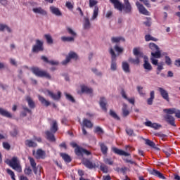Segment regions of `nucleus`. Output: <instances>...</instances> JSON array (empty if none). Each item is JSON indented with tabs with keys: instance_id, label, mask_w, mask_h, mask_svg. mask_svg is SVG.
Instances as JSON below:
<instances>
[{
	"instance_id": "33",
	"label": "nucleus",
	"mask_w": 180,
	"mask_h": 180,
	"mask_svg": "<svg viewBox=\"0 0 180 180\" xmlns=\"http://www.w3.org/2000/svg\"><path fill=\"white\" fill-rule=\"evenodd\" d=\"M112 43H120V41H125L124 37H112L111 38Z\"/></svg>"
},
{
	"instance_id": "30",
	"label": "nucleus",
	"mask_w": 180,
	"mask_h": 180,
	"mask_svg": "<svg viewBox=\"0 0 180 180\" xmlns=\"http://www.w3.org/2000/svg\"><path fill=\"white\" fill-rule=\"evenodd\" d=\"M83 124L84 126H85V127H87L88 129H92V127H94V124H92L91 120H89L86 118L83 120Z\"/></svg>"
},
{
	"instance_id": "40",
	"label": "nucleus",
	"mask_w": 180,
	"mask_h": 180,
	"mask_svg": "<svg viewBox=\"0 0 180 180\" xmlns=\"http://www.w3.org/2000/svg\"><path fill=\"white\" fill-rule=\"evenodd\" d=\"M58 130V125L57 124V121L53 120V124L51 127V131L53 133H56Z\"/></svg>"
},
{
	"instance_id": "44",
	"label": "nucleus",
	"mask_w": 180,
	"mask_h": 180,
	"mask_svg": "<svg viewBox=\"0 0 180 180\" xmlns=\"http://www.w3.org/2000/svg\"><path fill=\"white\" fill-rule=\"evenodd\" d=\"M5 29L7 30V32H8V33H11V28H9L8 25L0 24V32H4Z\"/></svg>"
},
{
	"instance_id": "43",
	"label": "nucleus",
	"mask_w": 180,
	"mask_h": 180,
	"mask_svg": "<svg viewBox=\"0 0 180 180\" xmlns=\"http://www.w3.org/2000/svg\"><path fill=\"white\" fill-rule=\"evenodd\" d=\"M94 91L92 89H89L88 86H82V92H86V94H92Z\"/></svg>"
},
{
	"instance_id": "58",
	"label": "nucleus",
	"mask_w": 180,
	"mask_h": 180,
	"mask_svg": "<svg viewBox=\"0 0 180 180\" xmlns=\"http://www.w3.org/2000/svg\"><path fill=\"white\" fill-rule=\"evenodd\" d=\"M117 172H121L122 174H125L126 171H127V167H122V168H117Z\"/></svg>"
},
{
	"instance_id": "46",
	"label": "nucleus",
	"mask_w": 180,
	"mask_h": 180,
	"mask_svg": "<svg viewBox=\"0 0 180 180\" xmlns=\"http://www.w3.org/2000/svg\"><path fill=\"white\" fill-rule=\"evenodd\" d=\"M67 30H68V33L72 35V37H74V39L77 37V32H75L73 30H72L71 27H67Z\"/></svg>"
},
{
	"instance_id": "12",
	"label": "nucleus",
	"mask_w": 180,
	"mask_h": 180,
	"mask_svg": "<svg viewBox=\"0 0 180 180\" xmlns=\"http://www.w3.org/2000/svg\"><path fill=\"white\" fill-rule=\"evenodd\" d=\"M82 164L84 165V167H86V168H89V169L96 168V164L91 162V160L88 159H83Z\"/></svg>"
},
{
	"instance_id": "16",
	"label": "nucleus",
	"mask_w": 180,
	"mask_h": 180,
	"mask_svg": "<svg viewBox=\"0 0 180 180\" xmlns=\"http://www.w3.org/2000/svg\"><path fill=\"white\" fill-rule=\"evenodd\" d=\"M32 12H34V13H38V15H42V16H46L47 15V11L41 7L34 8Z\"/></svg>"
},
{
	"instance_id": "9",
	"label": "nucleus",
	"mask_w": 180,
	"mask_h": 180,
	"mask_svg": "<svg viewBox=\"0 0 180 180\" xmlns=\"http://www.w3.org/2000/svg\"><path fill=\"white\" fill-rule=\"evenodd\" d=\"M32 154L37 160H44L46 158V152L41 149H38L37 152L33 150Z\"/></svg>"
},
{
	"instance_id": "57",
	"label": "nucleus",
	"mask_w": 180,
	"mask_h": 180,
	"mask_svg": "<svg viewBox=\"0 0 180 180\" xmlns=\"http://www.w3.org/2000/svg\"><path fill=\"white\" fill-rule=\"evenodd\" d=\"M137 91L139 94V95H141V96H144L146 95V94L144 92H143V87L141 86H137Z\"/></svg>"
},
{
	"instance_id": "50",
	"label": "nucleus",
	"mask_w": 180,
	"mask_h": 180,
	"mask_svg": "<svg viewBox=\"0 0 180 180\" xmlns=\"http://www.w3.org/2000/svg\"><path fill=\"white\" fill-rule=\"evenodd\" d=\"M110 115L113 117V119H115L116 120H120V117L117 116V114L112 110H110Z\"/></svg>"
},
{
	"instance_id": "53",
	"label": "nucleus",
	"mask_w": 180,
	"mask_h": 180,
	"mask_svg": "<svg viewBox=\"0 0 180 180\" xmlns=\"http://www.w3.org/2000/svg\"><path fill=\"white\" fill-rule=\"evenodd\" d=\"M114 50H115V51H117V53H123V48L119 46V45L116 44L114 46Z\"/></svg>"
},
{
	"instance_id": "13",
	"label": "nucleus",
	"mask_w": 180,
	"mask_h": 180,
	"mask_svg": "<svg viewBox=\"0 0 180 180\" xmlns=\"http://www.w3.org/2000/svg\"><path fill=\"white\" fill-rule=\"evenodd\" d=\"M164 119L169 124H171V126H174V127L176 126L175 124V118L172 115H165Z\"/></svg>"
},
{
	"instance_id": "24",
	"label": "nucleus",
	"mask_w": 180,
	"mask_h": 180,
	"mask_svg": "<svg viewBox=\"0 0 180 180\" xmlns=\"http://www.w3.org/2000/svg\"><path fill=\"white\" fill-rule=\"evenodd\" d=\"M150 174L151 175H155V176H158L160 179H165V176H164V174H162L158 170L153 169L152 171H150Z\"/></svg>"
},
{
	"instance_id": "56",
	"label": "nucleus",
	"mask_w": 180,
	"mask_h": 180,
	"mask_svg": "<svg viewBox=\"0 0 180 180\" xmlns=\"http://www.w3.org/2000/svg\"><path fill=\"white\" fill-rule=\"evenodd\" d=\"M95 133H97L99 135L103 134V129H102V128H101L100 127H96L95 128Z\"/></svg>"
},
{
	"instance_id": "38",
	"label": "nucleus",
	"mask_w": 180,
	"mask_h": 180,
	"mask_svg": "<svg viewBox=\"0 0 180 180\" xmlns=\"http://www.w3.org/2000/svg\"><path fill=\"white\" fill-rule=\"evenodd\" d=\"M176 109V108H166L163 110V112L166 113V115H175Z\"/></svg>"
},
{
	"instance_id": "59",
	"label": "nucleus",
	"mask_w": 180,
	"mask_h": 180,
	"mask_svg": "<svg viewBox=\"0 0 180 180\" xmlns=\"http://www.w3.org/2000/svg\"><path fill=\"white\" fill-rule=\"evenodd\" d=\"M105 164H108V165H113V160L110 158L104 159Z\"/></svg>"
},
{
	"instance_id": "48",
	"label": "nucleus",
	"mask_w": 180,
	"mask_h": 180,
	"mask_svg": "<svg viewBox=\"0 0 180 180\" xmlns=\"http://www.w3.org/2000/svg\"><path fill=\"white\" fill-rule=\"evenodd\" d=\"M149 47L152 51H157V50H160V48L154 43H150L149 44Z\"/></svg>"
},
{
	"instance_id": "62",
	"label": "nucleus",
	"mask_w": 180,
	"mask_h": 180,
	"mask_svg": "<svg viewBox=\"0 0 180 180\" xmlns=\"http://www.w3.org/2000/svg\"><path fill=\"white\" fill-rule=\"evenodd\" d=\"M10 133L13 137H16L18 136V129H13Z\"/></svg>"
},
{
	"instance_id": "23",
	"label": "nucleus",
	"mask_w": 180,
	"mask_h": 180,
	"mask_svg": "<svg viewBox=\"0 0 180 180\" xmlns=\"http://www.w3.org/2000/svg\"><path fill=\"white\" fill-rule=\"evenodd\" d=\"M25 100L28 103V106L30 108H31V109H34L36 105H35L34 101H33V99L32 98V97H30V96H27L25 97Z\"/></svg>"
},
{
	"instance_id": "45",
	"label": "nucleus",
	"mask_w": 180,
	"mask_h": 180,
	"mask_svg": "<svg viewBox=\"0 0 180 180\" xmlns=\"http://www.w3.org/2000/svg\"><path fill=\"white\" fill-rule=\"evenodd\" d=\"M44 37L48 43V44H53V37L49 34H46L44 35Z\"/></svg>"
},
{
	"instance_id": "39",
	"label": "nucleus",
	"mask_w": 180,
	"mask_h": 180,
	"mask_svg": "<svg viewBox=\"0 0 180 180\" xmlns=\"http://www.w3.org/2000/svg\"><path fill=\"white\" fill-rule=\"evenodd\" d=\"M162 151L165 153L167 157H169V155L172 154V150L168 146H165L162 149Z\"/></svg>"
},
{
	"instance_id": "36",
	"label": "nucleus",
	"mask_w": 180,
	"mask_h": 180,
	"mask_svg": "<svg viewBox=\"0 0 180 180\" xmlns=\"http://www.w3.org/2000/svg\"><path fill=\"white\" fill-rule=\"evenodd\" d=\"M99 146L103 154L106 155L108 154V146H106V145H105L103 143H99Z\"/></svg>"
},
{
	"instance_id": "15",
	"label": "nucleus",
	"mask_w": 180,
	"mask_h": 180,
	"mask_svg": "<svg viewBox=\"0 0 180 180\" xmlns=\"http://www.w3.org/2000/svg\"><path fill=\"white\" fill-rule=\"evenodd\" d=\"M136 5L140 13H142V15H148V11L146 9V8L144 7V6H143V4H140V2L139 1H136Z\"/></svg>"
},
{
	"instance_id": "14",
	"label": "nucleus",
	"mask_w": 180,
	"mask_h": 180,
	"mask_svg": "<svg viewBox=\"0 0 180 180\" xmlns=\"http://www.w3.org/2000/svg\"><path fill=\"white\" fill-rule=\"evenodd\" d=\"M46 92L53 101H60L61 98V92L58 91L57 94L53 93V91H50V90H47Z\"/></svg>"
},
{
	"instance_id": "7",
	"label": "nucleus",
	"mask_w": 180,
	"mask_h": 180,
	"mask_svg": "<svg viewBox=\"0 0 180 180\" xmlns=\"http://www.w3.org/2000/svg\"><path fill=\"white\" fill-rule=\"evenodd\" d=\"M44 50L43 41H40V39H37L36 44L32 47V53H39V51H43Z\"/></svg>"
},
{
	"instance_id": "51",
	"label": "nucleus",
	"mask_w": 180,
	"mask_h": 180,
	"mask_svg": "<svg viewBox=\"0 0 180 180\" xmlns=\"http://www.w3.org/2000/svg\"><path fill=\"white\" fill-rule=\"evenodd\" d=\"M6 172L7 174H8V175L11 176V179L13 180H16V179H15V173L13 172V171H12L11 169H7Z\"/></svg>"
},
{
	"instance_id": "3",
	"label": "nucleus",
	"mask_w": 180,
	"mask_h": 180,
	"mask_svg": "<svg viewBox=\"0 0 180 180\" xmlns=\"http://www.w3.org/2000/svg\"><path fill=\"white\" fill-rule=\"evenodd\" d=\"M31 71H32L33 74L36 75L37 77H41L47 78V79H51V76L50 74L47 73L46 71L41 70L39 69V68H32L31 69Z\"/></svg>"
},
{
	"instance_id": "32",
	"label": "nucleus",
	"mask_w": 180,
	"mask_h": 180,
	"mask_svg": "<svg viewBox=\"0 0 180 180\" xmlns=\"http://www.w3.org/2000/svg\"><path fill=\"white\" fill-rule=\"evenodd\" d=\"M150 98L147 100L148 105H153V102H154V99L155 98V94L154 91H150Z\"/></svg>"
},
{
	"instance_id": "11",
	"label": "nucleus",
	"mask_w": 180,
	"mask_h": 180,
	"mask_svg": "<svg viewBox=\"0 0 180 180\" xmlns=\"http://www.w3.org/2000/svg\"><path fill=\"white\" fill-rule=\"evenodd\" d=\"M143 60V68L146 70V72H150V71H153V65H151L150 62H148V58L147 56H144Z\"/></svg>"
},
{
	"instance_id": "25",
	"label": "nucleus",
	"mask_w": 180,
	"mask_h": 180,
	"mask_svg": "<svg viewBox=\"0 0 180 180\" xmlns=\"http://www.w3.org/2000/svg\"><path fill=\"white\" fill-rule=\"evenodd\" d=\"M25 144L27 147H30V148L37 147V143L36 142L32 141L31 139H27L25 141Z\"/></svg>"
},
{
	"instance_id": "5",
	"label": "nucleus",
	"mask_w": 180,
	"mask_h": 180,
	"mask_svg": "<svg viewBox=\"0 0 180 180\" xmlns=\"http://www.w3.org/2000/svg\"><path fill=\"white\" fill-rule=\"evenodd\" d=\"M110 54H111L110 70L112 71H116V70H117V64L116 63V53L112 48L110 49Z\"/></svg>"
},
{
	"instance_id": "31",
	"label": "nucleus",
	"mask_w": 180,
	"mask_h": 180,
	"mask_svg": "<svg viewBox=\"0 0 180 180\" xmlns=\"http://www.w3.org/2000/svg\"><path fill=\"white\" fill-rule=\"evenodd\" d=\"M84 29L86 30L91 29V22L89 21V18L86 17H84Z\"/></svg>"
},
{
	"instance_id": "27",
	"label": "nucleus",
	"mask_w": 180,
	"mask_h": 180,
	"mask_svg": "<svg viewBox=\"0 0 180 180\" xmlns=\"http://www.w3.org/2000/svg\"><path fill=\"white\" fill-rule=\"evenodd\" d=\"M0 115H1V116H4L5 117H12V114L2 108H0Z\"/></svg>"
},
{
	"instance_id": "63",
	"label": "nucleus",
	"mask_w": 180,
	"mask_h": 180,
	"mask_svg": "<svg viewBox=\"0 0 180 180\" xmlns=\"http://www.w3.org/2000/svg\"><path fill=\"white\" fill-rule=\"evenodd\" d=\"M96 4H98V1H96L95 0H89V6H90V8H92V7L95 6V5H96Z\"/></svg>"
},
{
	"instance_id": "1",
	"label": "nucleus",
	"mask_w": 180,
	"mask_h": 180,
	"mask_svg": "<svg viewBox=\"0 0 180 180\" xmlns=\"http://www.w3.org/2000/svg\"><path fill=\"white\" fill-rule=\"evenodd\" d=\"M112 4L115 9H117L120 12H124V13H131L132 7L129 0H124V4L120 0H110Z\"/></svg>"
},
{
	"instance_id": "20",
	"label": "nucleus",
	"mask_w": 180,
	"mask_h": 180,
	"mask_svg": "<svg viewBox=\"0 0 180 180\" xmlns=\"http://www.w3.org/2000/svg\"><path fill=\"white\" fill-rule=\"evenodd\" d=\"M51 13H53V15H56V16H61L62 13L61 11H60V9L54 6H51L49 8Z\"/></svg>"
},
{
	"instance_id": "47",
	"label": "nucleus",
	"mask_w": 180,
	"mask_h": 180,
	"mask_svg": "<svg viewBox=\"0 0 180 180\" xmlns=\"http://www.w3.org/2000/svg\"><path fill=\"white\" fill-rule=\"evenodd\" d=\"M145 39L146 41H150V40L152 41H158V39L157 38H154L153 36L150 34L146 35Z\"/></svg>"
},
{
	"instance_id": "54",
	"label": "nucleus",
	"mask_w": 180,
	"mask_h": 180,
	"mask_svg": "<svg viewBox=\"0 0 180 180\" xmlns=\"http://www.w3.org/2000/svg\"><path fill=\"white\" fill-rule=\"evenodd\" d=\"M165 64L169 66L172 65V60H171V58H169V56H165Z\"/></svg>"
},
{
	"instance_id": "61",
	"label": "nucleus",
	"mask_w": 180,
	"mask_h": 180,
	"mask_svg": "<svg viewBox=\"0 0 180 180\" xmlns=\"http://www.w3.org/2000/svg\"><path fill=\"white\" fill-rule=\"evenodd\" d=\"M100 169H101V170L103 172L107 174V172H108V167H106V166L104 165H102L100 167Z\"/></svg>"
},
{
	"instance_id": "8",
	"label": "nucleus",
	"mask_w": 180,
	"mask_h": 180,
	"mask_svg": "<svg viewBox=\"0 0 180 180\" xmlns=\"http://www.w3.org/2000/svg\"><path fill=\"white\" fill-rule=\"evenodd\" d=\"M78 58V56L75 52H70L68 53V56L66 57V59L65 60L62 61V65H67L71 60H77Z\"/></svg>"
},
{
	"instance_id": "29",
	"label": "nucleus",
	"mask_w": 180,
	"mask_h": 180,
	"mask_svg": "<svg viewBox=\"0 0 180 180\" xmlns=\"http://www.w3.org/2000/svg\"><path fill=\"white\" fill-rule=\"evenodd\" d=\"M38 99L44 105V106H50V101L46 100L44 97L39 95L38 96Z\"/></svg>"
},
{
	"instance_id": "34",
	"label": "nucleus",
	"mask_w": 180,
	"mask_h": 180,
	"mask_svg": "<svg viewBox=\"0 0 180 180\" xmlns=\"http://www.w3.org/2000/svg\"><path fill=\"white\" fill-rule=\"evenodd\" d=\"M129 115H130V111L127 110V105L124 103L122 107V116L126 117V116H129Z\"/></svg>"
},
{
	"instance_id": "26",
	"label": "nucleus",
	"mask_w": 180,
	"mask_h": 180,
	"mask_svg": "<svg viewBox=\"0 0 180 180\" xmlns=\"http://www.w3.org/2000/svg\"><path fill=\"white\" fill-rule=\"evenodd\" d=\"M122 68L123 71H124L127 74H129L130 72V65H129L127 62H122Z\"/></svg>"
},
{
	"instance_id": "4",
	"label": "nucleus",
	"mask_w": 180,
	"mask_h": 180,
	"mask_svg": "<svg viewBox=\"0 0 180 180\" xmlns=\"http://www.w3.org/2000/svg\"><path fill=\"white\" fill-rule=\"evenodd\" d=\"M70 146H72V147H73L74 148H75L76 147L75 154L77 155H82V154H85L86 155H91V152H89V150L78 146V145L75 142L70 143Z\"/></svg>"
},
{
	"instance_id": "37",
	"label": "nucleus",
	"mask_w": 180,
	"mask_h": 180,
	"mask_svg": "<svg viewBox=\"0 0 180 180\" xmlns=\"http://www.w3.org/2000/svg\"><path fill=\"white\" fill-rule=\"evenodd\" d=\"M145 142L147 146H149V147H152L155 150H160V148L155 147V143L153 141H150V139H145Z\"/></svg>"
},
{
	"instance_id": "18",
	"label": "nucleus",
	"mask_w": 180,
	"mask_h": 180,
	"mask_svg": "<svg viewBox=\"0 0 180 180\" xmlns=\"http://www.w3.org/2000/svg\"><path fill=\"white\" fill-rule=\"evenodd\" d=\"M112 151L115 154H117L118 155H124V157H129L130 155V153L125 152L122 150H120L117 148H112Z\"/></svg>"
},
{
	"instance_id": "28",
	"label": "nucleus",
	"mask_w": 180,
	"mask_h": 180,
	"mask_svg": "<svg viewBox=\"0 0 180 180\" xmlns=\"http://www.w3.org/2000/svg\"><path fill=\"white\" fill-rule=\"evenodd\" d=\"M45 134L46 135L47 140H49V141H56V137H54V134L49 131H46L45 132Z\"/></svg>"
},
{
	"instance_id": "35",
	"label": "nucleus",
	"mask_w": 180,
	"mask_h": 180,
	"mask_svg": "<svg viewBox=\"0 0 180 180\" xmlns=\"http://www.w3.org/2000/svg\"><path fill=\"white\" fill-rule=\"evenodd\" d=\"M99 13V8L97 6H95L94 9L93 15L91 18V20H95L98 18V15Z\"/></svg>"
},
{
	"instance_id": "19",
	"label": "nucleus",
	"mask_w": 180,
	"mask_h": 180,
	"mask_svg": "<svg viewBox=\"0 0 180 180\" xmlns=\"http://www.w3.org/2000/svg\"><path fill=\"white\" fill-rule=\"evenodd\" d=\"M145 126H147L148 127H152V129H155V130H158L160 127H161V125L158 123H153L151 121H148L144 122Z\"/></svg>"
},
{
	"instance_id": "52",
	"label": "nucleus",
	"mask_w": 180,
	"mask_h": 180,
	"mask_svg": "<svg viewBox=\"0 0 180 180\" xmlns=\"http://www.w3.org/2000/svg\"><path fill=\"white\" fill-rule=\"evenodd\" d=\"M157 65V70L158 71H162V70H164V62H160L158 63V65Z\"/></svg>"
},
{
	"instance_id": "41",
	"label": "nucleus",
	"mask_w": 180,
	"mask_h": 180,
	"mask_svg": "<svg viewBox=\"0 0 180 180\" xmlns=\"http://www.w3.org/2000/svg\"><path fill=\"white\" fill-rule=\"evenodd\" d=\"M128 61L131 64H140V58L136 57L135 58H129Z\"/></svg>"
},
{
	"instance_id": "49",
	"label": "nucleus",
	"mask_w": 180,
	"mask_h": 180,
	"mask_svg": "<svg viewBox=\"0 0 180 180\" xmlns=\"http://www.w3.org/2000/svg\"><path fill=\"white\" fill-rule=\"evenodd\" d=\"M65 96H66V99H68V101H70L72 103H75V99L74 98V97L72 96H71V94L65 93Z\"/></svg>"
},
{
	"instance_id": "42",
	"label": "nucleus",
	"mask_w": 180,
	"mask_h": 180,
	"mask_svg": "<svg viewBox=\"0 0 180 180\" xmlns=\"http://www.w3.org/2000/svg\"><path fill=\"white\" fill-rule=\"evenodd\" d=\"M60 157L65 161V162H71V158L65 153H60Z\"/></svg>"
},
{
	"instance_id": "17",
	"label": "nucleus",
	"mask_w": 180,
	"mask_h": 180,
	"mask_svg": "<svg viewBox=\"0 0 180 180\" xmlns=\"http://www.w3.org/2000/svg\"><path fill=\"white\" fill-rule=\"evenodd\" d=\"M133 54L136 57V58H144L146 56L142 53L141 51H140V48H134L133 49Z\"/></svg>"
},
{
	"instance_id": "22",
	"label": "nucleus",
	"mask_w": 180,
	"mask_h": 180,
	"mask_svg": "<svg viewBox=\"0 0 180 180\" xmlns=\"http://www.w3.org/2000/svg\"><path fill=\"white\" fill-rule=\"evenodd\" d=\"M107 103L108 102L106 101V98L104 97H101L100 98V105L104 112H108V108H106Z\"/></svg>"
},
{
	"instance_id": "60",
	"label": "nucleus",
	"mask_w": 180,
	"mask_h": 180,
	"mask_svg": "<svg viewBox=\"0 0 180 180\" xmlns=\"http://www.w3.org/2000/svg\"><path fill=\"white\" fill-rule=\"evenodd\" d=\"M65 6L68 9H74V4H72L70 1L66 2Z\"/></svg>"
},
{
	"instance_id": "55",
	"label": "nucleus",
	"mask_w": 180,
	"mask_h": 180,
	"mask_svg": "<svg viewBox=\"0 0 180 180\" xmlns=\"http://www.w3.org/2000/svg\"><path fill=\"white\" fill-rule=\"evenodd\" d=\"M28 160H30V165H31V167H32V168L36 167V165H37L36 161H34V159H33V158L28 157Z\"/></svg>"
},
{
	"instance_id": "10",
	"label": "nucleus",
	"mask_w": 180,
	"mask_h": 180,
	"mask_svg": "<svg viewBox=\"0 0 180 180\" xmlns=\"http://www.w3.org/2000/svg\"><path fill=\"white\" fill-rule=\"evenodd\" d=\"M158 90L160 92L162 98H163L165 101H167V102H169V94H168V91L162 87H158Z\"/></svg>"
},
{
	"instance_id": "2",
	"label": "nucleus",
	"mask_w": 180,
	"mask_h": 180,
	"mask_svg": "<svg viewBox=\"0 0 180 180\" xmlns=\"http://www.w3.org/2000/svg\"><path fill=\"white\" fill-rule=\"evenodd\" d=\"M5 162L17 172H22V165H20V160L18 157H13L11 160L7 159Z\"/></svg>"
},
{
	"instance_id": "6",
	"label": "nucleus",
	"mask_w": 180,
	"mask_h": 180,
	"mask_svg": "<svg viewBox=\"0 0 180 180\" xmlns=\"http://www.w3.org/2000/svg\"><path fill=\"white\" fill-rule=\"evenodd\" d=\"M155 52H151L150 61L153 65H158V60L155 58H161V51L160 49L155 51Z\"/></svg>"
},
{
	"instance_id": "21",
	"label": "nucleus",
	"mask_w": 180,
	"mask_h": 180,
	"mask_svg": "<svg viewBox=\"0 0 180 180\" xmlns=\"http://www.w3.org/2000/svg\"><path fill=\"white\" fill-rule=\"evenodd\" d=\"M60 39L64 43H74V41H75V38H74V37L63 36L60 37Z\"/></svg>"
},
{
	"instance_id": "64",
	"label": "nucleus",
	"mask_w": 180,
	"mask_h": 180,
	"mask_svg": "<svg viewBox=\"0 0 180 180\" xmlns=\"http://www.w3.org/2000/svg\"><path fill=\"white\" fill-rule=\"evenodd\" d=\"M24 172L26 175H30V174H32V169H30V167H27L25 168Z\"/></svg>"
}]
</instances>
